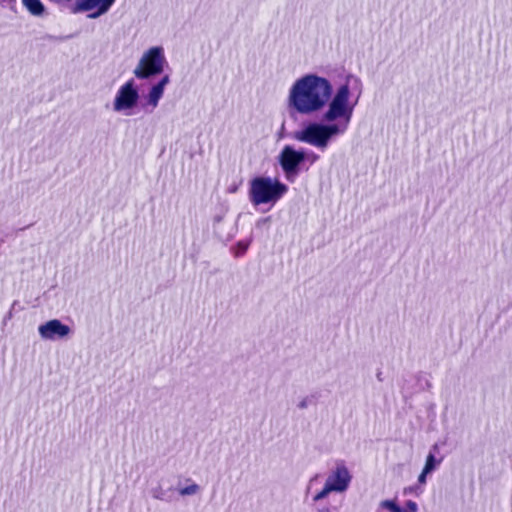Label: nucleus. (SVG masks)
<instances>
[{
  "label": "nucleus",
  "mask_w": 512,
  "mask_h": 512,
  "mask_svg": "<svg viewBox=\"0 0 512 512\" xmlns=\"http://www.w3.org/2000/svg\"><path fill=\"white\" fill-rule=\"evenodd\" d=\"M380 506L390 512H403V509L400 508L393 500H384L380 503Z\"/></svg>",
  "instance_id": "nucleus-14"
},
{
  "label": "nucleus",
  "mask_w": 512,
  "mask_h": 512,
  "mask_svg": "<svg viewBox=\"0 0 512 512\" xmlns=\"http://www.w3.org/2000/svg\"><path fill=\"white\" fill-rule=\"evenodd\" d=\"M270 221H271V218H270V217L260 218V219L256 222V227H257V228H262V227H264V226H269Z\"/></svg>",
  "instance_id": "nucleus-18"
},
{
  "label": "nucleus",
  "mask_w": 512,
  "mask_h": 512,
  "mask_svg": "<svg viewBox=\"0 0 512 512\" xmlns=\"http://www.w3.org/2000/svg\"><path fill=\"white\" fill-rule=\"evenodd\" d=\"M139 100L140 95L135 80L130 79L117 90L113 100V110L116 113L131 116L135 113Z\"/></svg>",
  "instance_id": "nucleus-6"
},
{
  "label": "nucleus",
  "mask_w": 512,
  "mask_h": 512,
  "mask_svg": "<svg viewBox=\"0 0 512 512\" xmlns=\"http://www.w3.org/2000/svg\"><path fill=\"white\" fill-rule=\"evenodd\" d=\"M200 491V486L194 482H191L189 485L179 488L178 492L181 496H191L195 495Z\"/></svg>",
  "instance_id": "nucleus-12"
},
{
  "label": "nucleus",
  "mask_w": 512,
  "mask_h": 512,
  "mask_svg": "<svg viewBox=\"0 0 512 512\" xmlns=\"http://www.w3.org/2000/svg\"><path fill=\"white\" fill-rule=\"evenodd\" d=\"M23 7L33 17L44 18L47 16V8L41 0H21Z\"/></svg>",
  "instance_id": "nucleus-9"
},
{
  "label": "nucleus",
  "mask_w": 512,
  "mask_h": 512,
  "mask_svg": "<svg viewBox=\"0 0 512 512\" xmlns=\"http://www.w3.org/2000/svg\"><path fill=\"white\" fill-rule=\"evenodd\" d=\"M288 191L286 184L277 178L258 176L250 181L249 200L254 206L274 205Z\"/></svg>",
  "instance_id": "nucleus-3"
},
{
  "label": "nucleus",
  "mask_w": 512,
  "mask_h": 512,
  "mask_svg": "<svg viewBox=\"0 0 512 512\" xmlns=\"http://www.w3.org/2000/svg\"><path fill=\"white\" fill-rule=\"evenodd\" d=\"M306 156L311 161V163L316 162L319 159V156L315 153L306 154L304 151L296 150L292 146H285L279 156L278 162L284 172L285 178L294 182L296 177L299 174V166L306 159Z\"/></svg>",
  "instance_id": "nucleus-5"
},
{
  "label": "nucleus",
  "mask_w": 512,
  "mask_h": 512,
  "mask_svg": "<svg viewBox=\"0 0 512 512\" xmlns=\"http://www.w3.org/2000/svg\"><path fill=\"white\" fill-rule=\"evenodd\" d=\"M38 333L45 341H58L67 339L71 335L72 329L59 319H52L41 324L38 327Z\"/></svg>",
  "instance_id": "nucleus-7"
},
{
  "label": "nucleus",
  "mask_w": 512,
  "mask_h": 512,
  "mask_svg": "<svg viewBox=\"0 0 512 512\" xmlns=\"http://www.w3.org/2000/svg\"><path fill=\"white\" fill-rule=\"evenodd\" d=\"M298 407L301 408V409H304L307 407V401L306 400H303L301 401L299 404H298Z\"/></svg>",
  "instance_id": "nucleus-21"
},
{
  "label": "nucleus",
  "mask_w": 512,
  "mask_h": 512,
  "mask_svg": "<svg viewBox=\"0 0 512 512\" xmlns=\"http://www.w3.org/2000/svg\"><path fill=\"white\" fill-rule=\"evenodd\" d=\"M170 83V77L169 75H164L157 83H155L156 86L160 87L162 90L165 91L166 86Z\"/></svg>",
  "instance_id": "nucleus-16"
},
{
  "label": "nucleus",
  "mask_w": 512,
  "mask_h": 512,
  "mask_svg": "<svg viewBox=\"0 0 512 512\" xmlns=\"http://www.w3.org/2000/svg\"><path fill=\"white\" fill-rule=\"evenodd\" d=\"M418 505L416 502L409 500L406 502V509H403V512H417Z\"/></svg>",
  "instance_id": "nucleus-17"
},
{
  "label": "nucleus",
  "mask_w": 512,
  "mask_h": 512,
  "mask_svg": "<svg viewBox=\"0 0 512 512\" xmlns=\"http://www.w3.org/2000/svg\"><path fill=\"white\" fill-rule=\"evenodd\" d=\"M163 95L164 90L153 84L145 97V105L150 107L152 110L155 109L159 105V101Z\"/></svg>",
  "instance_id": "nucleus-10"
},
{
  "label": "nucleus",
  "mask_w": 512,
  "mask_h": 512,
  "mask_svg": "<svg viewBox=\"0 0 512 512\" xmlns=\"http://www.w3.org/2000/svg\"><path fill=\"white\" fill-rule=\"evenodd\" d=\"M166 64L164 48L153 46L143 52L133 70V74L137 79L146 80L161 74Z\"/></svg>",
  "instance_id": "nucleus-4"
},
{
  "label": "nucleus",
  "mask_w": 512,
  "mask_h": 512,
  "mask_svg": "<svg viewBox=\"0 0 512 512\" xmlns=\"http://www.w3.org/2000/svg\"><path fill=\"white\" fill-rule=\"evenodd\" d=\"M433 451H437L438 450V447L437 445H434L433 448H432Z\"/></svg>",
  "instance_id": "nucleus-22"
},
{
  "label": "nucleus",
  "mask_w": 512,
  "mask_h": 512,
  "mask_svg": "<svg viewBox=\"0 0 512 512\" xmlns=\"http://www.w3.org/2000/svg\"><path fill=\"white\" fill-rule=\"evenodd\" d=\"M152 497L156 500L163 501L165 499V492L161 487L152 489Z\"/></svg>",
  "instance_id": "nucleus-15"
},
{
  "label": "nucleus",
  "mask_w": 512,
  "mask_h": 512,
  "mask_svg": "<svg viewBox=\"0 0 512 512\" xmlns=\"http://www.w3.org/2000/svg\"><path fill=\"white\" fill-rule=\"evenodd\" d=\"M361 92V81L352 76L335 92L325 77L310 73L298 78L289 89L288 107L300 115L323 113L320 121H310L295 131L294 139L318 151H326L348 131Z\"/></svg>",
  "instance_id": "nucleus-1"
},
{
  "label": "nucleus",
  "mask_w": 512,
  "mask_h": 512,
  "mask_svg": "<svg viewBox=\"0 0 512 512\" xmlns=\"http://www.w3.org/2000/svg\"><path fill=\"white\" fill-rule=\"evenodd\" d=\"M353 475L344 460L335 461L332 468L328 471L324 485L312 496V502L322 503L327 500L332 493L344 494L352 483Z\"/></svg>",
  "instance_id": "nucleus-2"
},
{
  "label": "nucleus",
  "mask_w": 512,
  "mask_h": 512,
  "mask_svg": "<svg viewBox=\"0 0 512 512\" xmlns=\"http://www.w3.org/2000/svg\"><path fill=\"white\" fill-rule=\"evenodd\" d=\"M332 509L329 506H321L316 509L315 512H331Z\"/></svg>",
  "instance_id": "nucleus-20"
},
{
  "label": "nucleus",
  "mask_w": 512,
  "mask_h": 512,
  "mask_svg": "<svg viewBox=\"0 0 512 512\" xmlns=\"http://www.w3.org/2000/svg\"><path fill=\"white\" fill-rule=\"evenodd\" d=\"M116 0H77L74 12L91 11L89 18L96 19L106 14Z\"/></svg>",
  "instance_id": "nucleus-8"
},
{
  "label": "nucleus",
  "mask_w": 512,
  "mask_h": 512,
  "mask_svg": "<svg viewBox=\"0 0 512 512\" xmlns=\"http://www.w3.org/2000/svg\"><path fill=\"white\" fill-rule=\"evenodd\" d=\"M442 459H437L432 451L429 452L425 462V473H432L440 465Z\"/></svg>",
  "instance_id": "nucleus-11"
},
{
  "label": "nucleus",
  "mask_w": 512,
  "mask_h": 512,
  "mask_svg": "<svg viewBox=\"0 0 512 512\" xmlns=\"http://www.w3.org/2000/svg\"><path fill=\"white\" fill-rule=\"evenodd\" d=\"M251 243V240L248 241H239L236 246L234 247V255L236 257L242 256L247 251L249 245Z\"/></svg>",
  "instance_id": "nucleus-13"
},
{
  "label": "nucleus",
  "mask_w": 512,
  "mask_h": 512,
  "mask_svg": "<svg viewBox=\"0 0 512 512\" xmlns=\"http://www.w3.org/2000/svg\"><path fill=\"white\" fill-rule=\"evenodd\" d=\"M429 473H425V469L423 468L421 474L419 475L418 477V482L421 484V485H424L426 483V477Z\"/></svg>",
  "instance_id": "nucleus-19"
}]
</instances>
